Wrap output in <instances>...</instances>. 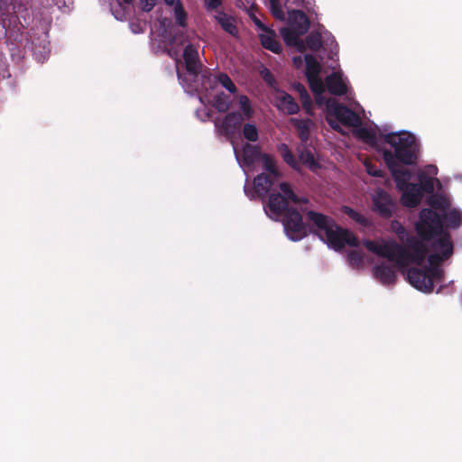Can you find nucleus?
Wrapping results in <instances>:
<instances>
[{
  "label": "nucleus",
  "mask_w": 462,
  "mask_h": 462,
  "mask_svg": "<svg viewBox=\"0 0 462 462\" xmlns=\"http://www.w3.org/2000/svg\"><path fill=\"white\" fill-rule=\"evenodd\" d=\"M280 217V215H275ZM283 217L282 224L288 238L291 241H300L308 236L309 233L316 235L336 251L342 250L346 245L357 247L358 238L350 230L342 228L336 221L322 213L310 210L307 218L316 229H308L303 222L301 214L294 208L287 207L281 214Z\"/></svg>",
  "instance_id": "obj_1"
},
{
  "label": "nucleus",
  "mask_w": 462,
  "mask_h": 462,
  "mask_svg": "<svg viewBox=\"0 0 462 462\" xmlns=\"http://www.w3.org/2000/svg\"><path fill=\"white\" fill-rule=\"evenodd\" d=\"M416 232L421 241H430L432 254L428 255L429 264H441L454 251L450 234L443 229V218L433 209L423 208L420 219L415 225Z\"/></svg>",
  "instance_id": "obj_2"
},
{
  "label": "nucleus",
  "mask_w": 462,
  "mask_h": 462,
  "mask_svg": "<svg viewBox=\"0 0 462 462\" xmlns=\"http://www.w3.org/2000/svg\"><path fill=\"white\" fill-rule=\"evenodd\" d=\"M382 138L393 148V152L387 149L383 151V159L391 174L396 173V171H408L401 164H416L419 158L420 144L414 134L406 131L392 132L383 134Z\"/></svg>",
  "instance_id": "obj_3"
},
{
  "label": "nucleus",
  "mask_w": 462,
  "mask_h": 462,
  "mask_svg": "<svg viewBox=\"0 0 462 462\" xmlns=\"http://www.w3.org/2000/svg\"><path fill=\"white\" fill-rule=\"evenodd\" d=\"M391 230L397 236L399 240L404 244L402 245L408 254L403 258L402 266L407 267L409 264L420 265L428 255L427 245L419 238L411 236L406 228L397 220H393L391 223Z\"/></svg>",
  "instance_id": "obj_4"
},
{
  "label": "nucleus",
  "mask_w": 462,
  "mask_h": 462,
  "mask_svg": "<svg viewBox=\"0 0 462 462\" xmlns=\"http://www.w3.org/2000/svg\"><path fill=\"white\" fill-rule=\"evenodd\" d=\"M363 245L368 251L393 262L398 269H403L402 263L403 262V258L407 256L408 254L402 245L395 241L379 244L370 239H365L363 241Z\"/></svg>",
  "instance_id": "obj_5"
},
{
  "label": "nucleus",
  "mask_w": 462,
  "mask_h": 462,
  "mask_svg": "<svg viewBox=\"0 0 462 462\" xmlns=\"http://www.w3.org/2000/svg\"><path fill=\"white\" fill-rule=\"evenodd\" d=\"M279 188L281 192L270 193L268 198V208L274 215H281L287 207H290V202L295 204H307L309 202L308 199L298 197L288 182H281Z\"/></svg>",
  "instance_id": "obj_6"
},
{
  "label": "nucleus",
  "mask_w": 462,
  "mask_h": 462,
  "mask_svg": "<svg viewBox=\"0 0 462 462\" xmlns=\"http://www.w3.org/2000/svg\"><path fill=\"white\" fill-rule=\"evenodd\" d=\"M411 176L410 171H396V173L392 174L398 189L402 192L401 198L402 205L408 208H415L420 204L422 194L417 183L409 182Z\"/></svg>",
  "instance_id": "obj_7"
},
{
  "label": "nucleus",
  "mask_w": 462,
  "mask_h": 462,
  "mask_svg": "<svg viewBox=\"0 0 462 462\" xmlns=\"http://www.w3.org/2000/svg\"><path fill=\"white\" fill-rule=\"evenodd\" d=\"M327 112L338 122L348 127H357L361 124L359 116L347 106L338 103L333 98L327 100Z\"/></svg>",
  "instance_id": "obj_8"
},
{
  "label": "nucleus",
  "mask_w": 462,
  "mask_h": 462,
  "mask_svg": "<svg viewBox=\"0 0 462 462\" xmlns=\"http://www.w3.org/2000/svg\"><path fill=\"white\" fill-rule=\"evenodd\" d=\"M373 210L383 218L393 216L396 204L391 195L382 189H378L373 196Z\"/></svg>",
  "instance_id": "obj_9"
},
{
  "label": "nucleus",
  "mask_w": 462,
  "mask_h": 462,
  "mask_svg": "<svg viewBox=\"0 0 462 462\" xmlns=\"http://www.w3.org/2000/svg\"><path fill=\"white\" fill-rule=\"evenodd\" d=\"M245 117L239 112L227 113L221 122H216L215 125L220 134L226 138H233L240 133Z\"/></svg>",
  "instance_id": "obj_10"
},
{
  "label": "nucleus",
  "mask_w": 462,
  "mask_h": 462,
  "mask_svg": "<svg viewBox=\"0 0 462 462\" xmlns=\"http://www.w3.org/2000/svg\"><path fill=\"white\" fill-rule=\"evenodd\" d=\"M407 279L409 282L417 290L430 293L434 289V284L428 273L427 267L420 269L412 267L408 270Z\"/></svg>",
  "instance_id": "obj_11"
},
{
  "label": "nucleus",
  "mask_w": 462,
  "mask_h": 462,
  "mask_svg": "<svg viewBox=\"0 0 462 462\" xmlns=\"http://www.w3.org/2000/svg\"><path fill=\"white\" fill-rule=\"evenodd\" d=\"M183 60L187 72L194 79L197 78L202 69L197 47L191 43L186 45L183 51Z\"/></svg>",
  "instance_id": "obj_12"
},
{
  "label": "nucleus",
  "mask_w": 462,
  "mask_h": 462,
  "mask_svg": "<svg viewBox=\"0 0 462 462\" xmlns=\"http://www.w3.org/2000/svg\"><path fill=\"white\" fill-rule=\"evenodd\" d=\"M299 31L294 27H283L280 33L288 46L296 47L300 52L305 51V44L300 36L306 33V27Z\"/></svg>",
  "instance_id": "obj_13"
},
{
  "label": "nucleus",
  "mask_w": 462,
  "mask_h": 462,
  "mask_svg": "<svg viewBox=\"0 0 462 462\" xmlns=\"http://www.w3.org/2000/svg\"><path fill=\"white\" fill-rule=\"evenodd\" d=\"M373 275L383 285H391L396 282V268L393 265L382 263L373 268Z\"/></svg>",
  "instance_id": "obj_14"
},
{
  "label": "nucleus",
  "mask_w": 462,
  "mask_h": 462,
  "mask_svg": "<svg viewBox=\"0 0 462 462\" xmlns=\"http://www.w3.org/2000/svg\"><path fill=\"white\" fill-rule=\"evenodd\" d=\"M280 177L260 173L254 179V188L258 196L265 197L274 187Z\"/></svg>",
  "instance_id": "obj_15"
},
{
  "label": "nucleus",
  "mask_w": 462,
  "mask_h": 462,
  "mask_svg": "<svg viewBox=\"0 0 462 462\" xmlns=\"http://www.w3.org/2000/svg\"><path fill=\"white\" fill-rule=\"evenodd\" d=\"M325 84L328 91L332 95L344 96L347 92L346 85L343 81L342 77L337 72L327 76Z\"/></svg>",
  "instance_id": "obj_16"
},
{
  "label": "nucleus",
  "mask_w": 462,
  "mask_h": 462,
  "mask_svg": "<svg viewBox=\"0 0 462 462\" xmlns=\"http://www.w3.org/2000/svg\"><path fill=\"white\" fill-rule=\"evenodd\" d=\"M263 153L261 152V148L258 145L245 143L242 147V156L244 163L246 166H253L256 162L260 160Z\"/></svg>",
  "instance_id": "obj_17"
},
{
  "label": "nucleus",
  "mask_w": 462,
  "mask_h": 462,
  "mask_svg": "<svg viewBox=\"0 0 462 462\" xmlns=\"http://www.w3.org/2000/svg\"><path fill=\"white\" fill-rule=\"evenodd\" d=\"M259 39L262 46L273 52V53H281L282 49L280 42L276 39V33L273 30L270 29L265 33L259 34Z\"/></svg>",
  "instance_id": "obj_18"
},
{
  "label": "nucleus",
  "mask_w": 462,
  "mask_h": 462,
  "mask_svg": "<svg viewBox=\"0 0 462 462\" xmlns=\"http://www.w3.org/2000/svg\"><path fill=\"white\" fill-rule=\"evenodd\" d=\"M279 108L287 115H295L300 111V106L295 99L288 93H283L279 98Z\"/></svg>",
  "instance_id": "obj_19"
},
{
  "label": "nucleus",
  "mask_w": 462,
  "mask_h": 462,
  "mask_svg": "<svg viewBox=\"0 0 462 462\" xmlns=\"http://www.w3.org/2000/svg\"><path fill=\"white\" fill-rule=\"evenodd\" d=\"M215 18L226 32L232 36L238 35V30L236 25L235 19L232 16L221 12L216 15Z\"/></svg>",
  "instance_id": "obj_20"
},
{
  "label": "nucleus",
  "mask_w": 462,
  "mask_h": 462,
  "mask_svg": "<svg viewBox=\"0 0 462 462\" xmlns=\"http://www.w3.org/2000/svg\"><path fill=\"white\" fill-rule=\"evenodd\" d=\"M300 31L302 27H306V32L310 28V21L306 14L301 10H292L290 13V26Z\"/></svg>",
  "instance_id": "obj_21"
},
{
  "label": "nucleus",
  "mask_w": 462,
  "mask_h": 462,
  "mask_svg": "<svg viewBox=\"0 0 462 462\" xmlns=\"http://www.w3.org/2000/svg\"><path fill=\"white\" fill-rule=\"evenodd\" d=\"M291 123L295 127L298 132L299 138L301 142L306 143L310 138V127L311 124V120L307 119H299V118H291Z\"/></svg>",
  "instance_id": "obj_22"
},
{
  "label": "nucleus",
  "mask_w": 462,
  "mask_h": 462,
  "mask_svg": "<svg viewBox=\"0 0 462 462\" xmlns=\"http://www.w3.org/2000/svg\"><path fill=\"white\" fill-rule=\"evenodd\" d=\"M278 151L284 162H286L291 169L300 171V162L286 143H280L278 145Z\"/></svg>",
  "instance_id": "obj_23"
},
{
  "label": "nucleus",
  "mask_w": 462,
  "mask_h": 462,
  "mask_svg": "<svg viewBox=\"0 0 462 462\" xmlns=\"http://www.w3.org/2000/svg\"><path fill=\"white\" fill-rule=\"evenodd\" d=\"M294 89L298 92L300 96V100L301 102L303 109L306 111L308 115H312V100L306 88L302 84L297 83L294 85Z\"/></svg>",
  "instance_id": "obj_24"
},
{
  "label": "nucleus",
  "mask_w": 462,
  "mask_h": 462,
  "mask_svg": "<svg viewBox=\"0 0 462 462\" xmlns=\"http://www.w3.org/2000/svg\"><path fill=\"white\" fill-rule=\"evenodd\" d=\"M299 161L307 166L311 171L315 172L320 168V164L315 160L314 154L309 149H303L299 154Z\"/></svg>",
  "instance_id": "obj_25"
},
{
  "label": "nucleus",
  "mask_w": 462,
  "mask_h": 462,
  "mask_svg": "<svg viewBox=\"0 0 462 462\" xmlns=\"http://www.w3.org/2000/svg\"><path fill=\"white\" fill-rule=\"evenodd\" d=\"M304 60L306 62V78L319 76L321 66L317 59L311 54H306Z\"/></svg>",
  "instance_id": "obj_26"
},
{
  "label": "nucleus",
  "mask_w": 462,
  "mask_h": 462,
  "mask_svg": "<svg viewBox=\"0 0 462 462\" xmlns=\"http://www.w3.org/2000/svg\"><path fill=\"white\" fill-rule=\"evenodd\" d=\"M443 218L449 228H458L462 224V213L457 209L445 212Z\"/></svg>",
  "instance_id": "obj_27"
},
{
  "label": "nucleus",
  "mask_w": 462,
  "mask_h": 462,
  "mask_svg": "<svg viewBox=\"0 0 462 462\" xmlns=\"http://www.w3.org/2000/svg\"><path fill=\"white\" fill-rule=\"evenodd\" d=\"M311 91L316 95L317 102H320L321 95L325 91L326 84L319 76L307 78Z\"/></svg>",
  "instance_id": "obj_28"
},
{
  "label": "nucleus",
  "mask_w": 462,
  "mask_h": 462,
  "mask_svg": "<svg viewBox=\"0 0 462 462\" xmlns=\"http://www.w3.org/2000/svg\"><path fill=\"white\" fill-rule=\"evenodd\" d=\"M260 160L263 162V168L266 171L265 173L272 174L274 177H281V172L276 167L275 161L272 155L263 153Z\"/></svg>",
  "instance_id": "obj_29"
},
{
  "label": "nucleus",
  "mask_w": 462,
  "mask_h": 462,
  "mask_svg": "<svg viewBox=\"0 0 462 462\" xmlns=\"http://www.w3.org/2000/svg\"><path fill=\"white\" fill-rule=\"evenodd\" d=\"M304 44L305 50L308 48L312 51H318L322 47V39L320 33L312 32L306 36Z\"/></svg>",
  "instance_id": "obj_30"
},
{
  "label": "nucleus",
  "mask_w": 462,
  "mask_h": 462,
  "mask_svg": "<svg viewBox=\"0 0 462 462\" xmlns=\"http://www.w3.org/2000/svg\"><path fill=\"white\" fill-rule=\"evenodd\" d=\"M243 137L248 142H256L259 139V131L254 124L245 123L240 130Z\"/></svg>",
  "instance_id": "obj_31"
},
{
  "label": "nucleus",
  "mask_w": 462,
  "mask_h": 462,
  "mask_svg": "<svg viewBox=\"0 0 462 462\" xmlns=\"http://www.w3.org/2000/svg\"><path fill=\"white\" fill-rule=\"evenodd\" d=\"M230 99L229 97L221 92L216 95L213 98V106L220 113H225L230 108Z\"/></svg>",
  "instance_id": "obj_32"
},
{
  "label": "nucleus",
  "mask_w": 462,
  "mask_h": 462,
  "mask_svg": "<svg viewBox=\"0 0 462 462\" xmlns=\"http://www.w3.org/2000/svg\"><path fill=\"white\" fill-rule=\"evenodd\" d=\"M429 204L431 207L430 209H439L446 212L450 206L448 199L442 195H433L429 199Z\"/></svg>",
  "instance_id": "obj_33"
},
{
  "label": "nucleus",
  "mask_w": 462,
  "mask_h": 462,
  "mask_svg": "<svg viewBox=\"0 0 462 462\" xmlns=\"http://www.w3.org/2000/svg\"><path fill=\"white\" fill-rule=\"evenodd\" d=\"M356 136L365 143L374 147L377 143L376 134L374 130L365 127L359 128Z\"/></svg>",
  "instance_id": "obj_34"
},
{
  "label": "nucleus",
  "mask_w": 462,
  "mask_h": 462,
  "mask_svg": "<svg viewBox=\"0 0 462 462\" xmlns=\"http://www.w3.org/2000/svg\"><path fill=\"white\" fill-rule=\"evenodd\" d=\"M238 102L241 110L240 114L245 117V120H249L254 113L250 99L247 96L241 95L238 97Z\"/></svg>",
  "instance_id": "obj_35"
},
{
  "label": "nucleus",
  "mask_w": 462,
  "mask_h": 462,
  "mask_svg": "<svg viewBox=\"0 0 462 462\" xmlns=\"http://www.w3.org/2000/svg\"><path fill=\"white\" fill-rule=\"evenodd\" d=\"M342 210L347 217H349L351 219H353L359 225H361L363 226H369V224H370L369 220L363 214L359 213L358 211L355 210L354 208L347 207V206H344Z\"/></svg>",
  "instance_id": "obj_36"
},
{
  "label": "nucleus",
  "mask_w": 462,
  "mask_h": 462,
  "mask_svg": "<svg viewBox=\"0 0 462 462\" xmlns=\"http://www.w3.org/2000/svg\"><path fill=\"white\" fill-rule=\"evenodd\" d=\"M174 17L178 25L180 27H186L188 15L183 8L182 3L180 0H176L175 3Z\"/></svg>",
  "instance_id": "obj_37"
},
{
  "label": "nucleus",
  "mask_w": 462,
  "mask_h": 462,
  "mask_svg": "<svg viewBox=\"0 0 462 462\" xmlns=\"http://www.w3.org/2000/svg\"><path fill=\"white\" fill-rule=\"evenodd\" d=\"M215 79L217 83L221 84L230 93H236L237 88L230 77L226 73H217L215 76Z\"/></svg>",
  "instance_id": "obj_38"
},
{
  "label": "nucleus",
  "mask_w": 462,
  "mask_h": 462,
  "mask_svg": "<svg viewBox=\"0 0 462 462\" xmlns=\"http://www.w3.org/2000/svg\"><path fill=\"white\" fill-rule=\"evenodd\" d=\"M440 264H430L429 267H427L428 273L430 276V279L432 281V283L434 284V282H441L444 280V271L439 267Z\"/></svg>",
  "instance_id": "obj_39"
},
{
  "label": "nucleus",
  "mask_w": 462,
  "mask_h": 462,
  "mask_svg": "<svg viewBox=\"0 0 462 462\" xmlns=\"http://www.w3.org/2000/svg\"><path fill=\"white\" fill-rule=\"evenodd\" d=\"M347 258L349 263L356 267L361 266L364 263V254L356 250L350 251Z\"/></svg>",
  "instance_id": "obj_40"
},
{
  "label": "nucleus",
  "mask_w": 462,
  "mask_h": 462,
  "mask_svg": "<svg viewBox=\"0 0 462 462\" xmlns=\"http://www.w3.org/2000/svg\"><path fill=\"white\" fill-rule=\"evenodd\" d=\"M418 185L420 186L421 194L423 192L431 193L434 190V184L431 178H421Z\"/></svg>",
  "instance_id": "obj_41"
},
{
  "label": "nucleus",
  "mask_w": 462,
  "mask_h": 462,
  "mask_svg": "<svg viewBox=\"0 0 462 462\" xmlns=\"http://www.w3.org/2000/svg\"><path fill=\"white\" fill-rule=\"evenodd\" d=\"M271 13L278 20H284V13L277 0H271Z\"/></svg>",
  "instance_id": "obj_42"
},
{
  "label": "nucleus",
  "mask_w": 462,
  "mask_h": 462,
  "mask_svg": "<svg viewBox=\"0 0 462 462\" xmlns=\"http://www.w3.org/2000/svg\"><path fill=\"white\" fill-rule=\"evenodd\" d=\"M205 7L208 11H213L222 5V0H204Z\"/></svg>",
  "instance_id": "obj_43"
},
{
  "label": "nucleus",
  "mask_w": 462,
  "mask_h": 462,
  "mask_svg": "<svg viewBox=\"0 0 462 462\" xmlns=\"http://www.w3.org/2000/svg\"><path fill=\"white\" fill-rule=\"evenodd\" d=\"M157 0H141V7L144 12H150L156 5Z\"/></svg>",
  "instance_id": "obj_44"
},
{
  "label": "nucleus",
  "mask_w": 462,
  "mask_h": 462,
  "mask_svg": "<svg viewBox=\"0 0 462 462\" xmlns=\"http://www.w3.org/2000/svg\"><path fill=\"white\" fill-rule=\"evenodd\" d=\"M367 173L374 177H383V171L374 165H366Z\"/></svg>",
  "instance_id": "obj_45"
},
{
  "label": "nucleus",
  "mask_w": 462,
  "mask_h": 462,
  "mask_svg": "<svg viewBox=\"0 0 462 462\" xmlns=\"http://www.w3.org/2000/svg\"><path fill=\"white\" fill-rule=\"evenodd\" d=\"M254 24L260 29L262 30L263 32H266L267 31H269L270 29L265 26L258 18H254Z\"/></svg>",
  "instance_id": "obj_46"
},
{
  "label": "nucleus",
  "mask_w": 462,
  "mask_h": 462,
  "mask_svg": "<svg viewBox=\"0 0 462 462\" xmlns=\"http://www.w3.org/2000/svg\"><path fill=\"white\" fill-rule=\"evenodd\" d=\"M331 116H328L327 115V122L328 123V125L336 131H340V126L337 123H336L335 121H333L332 119H330Z\"/></svg>",
  "instance_id": "obj_47"
},
{
  "label": "nucleus",
  "mask_w": 462,
  "mask_h": 462,
  "mask_svg": "<svg viewBox=\"0 0 462 462\" xmlns=\"http://www.w3.org/2000/svg\"><path fill=\"white\" fill-rule=\"evenodd\" d=\"M263 79H264V80H265L267 83H269V84H270V83H271V81L273 79V76H272V74L270 73V71H269V70H266V74L264 75Z\"/></svg>",
  "instance_id": "obj_48"
},
{
  "label": "nucleus",
  "mask_w": 462,
  "mask_h": 462,
  "mask_svg": "<svg viewBox=\"0 0 462 462\" xmlns=\"http://www.w3.org/2000/svg\"><path fill=\"white\" fill-rule=\"evenodd\" d=\"M112 10H113V13H114V14H115V16H116V19H118V20H123V19L125 18V13H122V14H116V12H117V11H116V10H115V8H114V7H112Z\"/></svg>",
  "instance_id": "obj_49"
},
{
  "label": "nucleus",
  "mask_w": 462,
  "mask_h": 462,
  "mask_svg": "<svg viewBox=\"0 0 462 462\" xmlns=\"http://www.w3.org/2000/svg\"><path fill=\"white\" fill-rule=\"evenodd\" d=\"M177 74H178V78L180 80H182V81H186V79L185 77H183L182 73L180 72L179 70L177 71Z\"/></svg>",
  "instance_id": "obj_50"
},
{
  "label": "nucleus",
  "mask_w": 462,
  "mask_h": 462,
  "mask_svg": "<svg viewBox=\"0 0 462 462\" xmlns=\"http://www.w3.org/2000/svg\"><path fill=\"white\" fill-rule=\"evenodd\" d=\"M163 1L168 5H172L174 3H176L175 0H163Z\"/></svg>",
  "instance_id": "obj_51"
},
{
  "label": "nucleus",
  "mask_w": 462,
  "mask_h": 462,
  "mask_svg": "<svg viewBox=\"0 0 462 462\" xmlns=\"http://www.w3.org/2000/svg\"><path fill=\"white\" fill-rule=\"evenodd\" d=\"M293 62L296 64V63H300L301 62V58L300 57H294L293 58Z\"/></svg>",
  "instance_id": "obj_52"
},
{
  "label": "nucleus",
  "mask_w": 462,
  "mask_h": 462,
  "mask_svg": "<svg viewBox=\"0 0 462 462\" xmlns=\"http://www.w3.org/2000/svg\"><path fill=\"white\" fill-rule=\"evenodd\" d=\"M122 2L125 5H130L134 2V0H122Z\"/></svg>",
  "instance_id": "obj_53"
},
{
  "label": "nucleus",
  "mask_w": 462,
  "mask_h": 462,
  "mask_svg": "<svg viewBox=\"0 0 462 462\" xmlns=\"http://www.w3.org/2000/svg\"><path fill=\"white\" fill-rule=\"evenodd\" d=\"M117 6L121 9V8H122V3H121V2H118V3H117Z\"/></svg>",
  "instance_id": "obj_54"
}]
</instances>
